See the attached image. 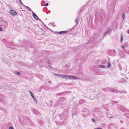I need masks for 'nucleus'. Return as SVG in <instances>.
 Here are the masks:
<instances>
[{
  "label": "nucleus",
  "instance_id": "obj_27",
  "mask_svg": "<svg viewBox=\"0 0 129 129\" xmlns=\"http://www.w3.org/2000/svg\"><path fill=\"white\" fill-rule=\"evenodd\" d=\"M50 24H53V23H50Z\"/></svg>",
  "mask_w": 129,
  "mask_h": 129
},
{
  "label": "nucleus",
  "instance_id": "obj_30",
  "mask_svg": "<svg viewBox=\"0 0 129 129\" xmlns=\"http://www.w3.org/2000/svg\"><path fill=\"white\" fill-rule=\"evenodd\" d=\"M53 26L54 27L55 26V25H53Z\"/></svg>",
  "mask_w": 129,
  "mask_h": 129
},
{
  "label": "nucleus",
  "instance_id": "obj_20",
  "mask_svg": "<svg viewBox=\"0 0 129 129\" xmlns=\"http://www.w3.org/2000/svg\"><path fill=\"white\" fill-rule=\"evenodd\" d=\"M126 47L125 45H123L122 46V47L123 48H125Z\"/></svg>",
  "mask_w": 129,
  "mask_h": 129
},
{
  "label": "nucleus",
  "instance_id": "obj_10",
  "mask_svg": "<svg viewBox=\"0 0 129 129\" xmlns=\"http://www.w3.org/2000/svg\"><path fill=\"white\" fill-rule=\"evenodd\" d=\"M99 67L100 68H104L106 67L105 66L103 65H100V66Z\"/></svg>",
  "mask_w": 129,
  "mask_h": 129
},
{
  "label": "nucleus",
  "instance_id": "obj_22",
  "mask_svg": "<svg viewBox=\"0 0 129 129\" xmlns=\"http://www.w3.org/2000/svg\"><path fill=\"white\" fill-rule=\"evenodd\" d=\"M2 30L3 29L1 27H0V31H2Z\"/></svg>",
  "mask_w": 129,
  "mask_h": 129
},
{
  "label": "nucleus",
  "instance_id": "obj_28",
  "mask_svg": "<svg viewBox=\"0 0 129 129\" xmlns=\"http://www.w3.org/2000/svg\"><path fill=\"white\" fill-rule=\"evenodd\" d=\"M19 1L20 3L21 2V0H19Z\"/></svg>",
  "mask_w": 129,
  "mask_h": 129
},
{
  "label": "nucleus",
  "instance_id": "obj_8",
  "mask_svg": "<svg viewBox=\"0 0 129 129\" xmlns=\"http://www.w3.org/2000/svg\"><path fill=\"white\" fill-rule=\"evenodd\" d=\"M78 19H79V17H77V18H76V19L75 21L76 23V24H78Z\"/></svg>",
  "mask_w": 129,
  "mask_h": 129
},
{
  "label": "nucleus",
  "instance_id": "obj_12",
  "mask_svg": "<svg viewBox=\"0 0 129 129\" xmlns=\"http://www.w3.org/2000/svg\"><path fill=\"white\" fill-rule=\"evenodd\" d=\"M15 73H16V74H17L18 75H20V73H19V72L17 71H15Z\"/></svg>",
  "mask_w": 129,
  "mask_h": 129
},
{
  "label": "nucleus",
  "instance_id": "obj_2",
  "mask_svg": "<svg viewBox=\"0 0 129 129\" xmlns=\"http://www.w3.org/2000/svg\"><path fill=\"white\" fill-rule=\"evenodd\" d=\"M9 13L10 14L13 16L17 15V13L16 12L13 10H11L10 11Z\"/></svg>",
  "mask_w": 129,
  "mask_h": 129
},
{
  "label": "nucleus",
  "instance_id": "obj_11",
  "mask_svg": "<svg viewBox=\"0 0 129 129\" xmlns=\"http://www.w3.org/2000/svg\"><path fill=\"white\" fill-rule=\"evenodd\" d=\"M122 18L124 20H125V15L124 14H123L122 15Z\"/></svg>",
  "mask_w": 129,
  "mask_h": 129
},
{
  "label": "nucleus",
  "instance_id": "obj_6",
  "mask_svg": "<svg viewBox=\"0 0 129 129\" xmlns=\"http://www.w3.org/2000/svg\"><path fill=\"white\" fill-rule=\"evenodd\" d=\"M29 92L30 93L31 96L33 97L34 100L35 101V102L36 103L37 102L36 99L35 97L34 96L33 93H32L31 91H29Z\"/></svg>",
  "mask_w": 129,
  "mask_h": 129
},
{
  "label": "nucleus",
  "instance_id": "obj_34",
  "mask_svg": "<svg viewBox=\"0 0 129 129\" xmlns=\"http://www.w3.org/2000/svg\"><path fill=\"white\" fill-rule=\"evenodd\" d=\"M120 122L121 123V122H122V121H120Z\"/></svg>",
  "mask_w": 129,
  "mask_h": 129
},
{
  "label": "nucleus",
  "instance_id": "obj_31",
  "mask_svg": "<svg viewBox=\"0 0 129 129\" xmlns=\"http://www.w3.org/2000/svg\"><path fill=\"white\" fill-rule=\"evenodd\" d=\"M22 11H25L24 10H22Z\"/></svg>",
  "mask_w": 129,
  "mask_h": 129
},
{
  "label": "nucleus",
  "instance_id": "obj_35",
  "mask_svg": "<svg viewBox=\"0 0 129 129\" xmlns=\"http://www.w3.org/2000/svg\"><path fill=\"white\" fill-rule=\"evenodd\" d=\"M63 114H61V115H63Z\"/></svg>",
  "mask_w": 129,
  "mask_h": 129
},
{
  "label": "nucleus",
  "instance_id": "obj_32",
  "mask_svg": "<svg viewBox=\"0 0 129 129\" xmlns=\"http://www.w3.org/2000/svg\"><path fill=\"white\" fill-rule=\"evenodd\" d=\"M27 129H31L30 128H27Z\"/></svg>",
  "mask_w": 129,
  "mask_h": 129
},
{
  "label": "nucleus",
  "instance_id": "obj_16",
  "mask_svg": "<svg viewBox=\"0 0 129 129\" xmlns=\"http://www.w3.org/2000/svg\"><path fill=\"white\" fill-rule=\"evenodd\" d=\"M48 5V3H47L46 4H45V6H47Z\"/></svg>",
  "mask_w": 129,
  "mask_h": 129
},
{
  "label": "nucleus",
  "instance_id": "obj_14",
  "mask_svg": "<svg viewBox=\"0 0 129 129\" xmlns=\"http://www.w3.org/2000/svg\"><path fill=\"white\" fill-rule=\"evenodd\" d=\"M111 64L109 62L108 63V67H110L111 66Z\"/></svg>",
  "mask_w": 129,
  "mask_h": 129
},
{
  "label": "nucleus",
  "instance_id": "obj_9",
  "mask_svg": "<svg viewBox=\"0 0 129 129\" xmlns=\"http://www.w3.org/2000/svg\"><path fill=\"white\" fill-rule=\"evenodd\" d=\"M67 32V31H61L59 32V34H63V33H66Z\"/></svg>",
  "mask_w": 129,
  "mask_h": 129
},
{
  "label": "nucleus",
  "instance_id": "obj_5",
  "mask_svg": "<svg viewBox=\"0 0 129 129\" xmlns=\"http://www.w3.org/2000/svg\"><path fill=\"white\" fill-rule=\"evenodd\" d=\"M32 13L33 17L36 20H38V17L37 15L33 12H32Z\"/></svg>",
  "mask_w": 129,
  "mask_h": 129
},
{
  "label": "nucleus",
  "instance_id": "obj_26",
  "mask_svg": "<svg viewBox=\"0 0 129 129\" xmlns=\"http://www.w3.org/2000/svg\"><path fill=\"white\" fill-rule=\"evenodd\" d=\"M24 6H25V7H26V8H28H28H29V7H27V6H25V5H24Z\"/></svg>",
  "mask_w": 129,
  "mask_h": 129
},
{
  "label": "nucleus",
  "instance_id": "obj_25",
  "mask_svg": "<svg viewBox=\"0 0 129 129\" xmlns=\"http://www.w3.org/2000/svg\"><path fill=\"white\" fill-rule=\"evenodd\" d=\"M105 63H106L105 62V61H103V62H102V63H103V64H105Z\"/></svg>",
  "mask_w": 129,
  "mask_h": 129
},
{
  "label": "nucleus",
  "instance_id": "obj_15",
  "mask_svg": "<svg viewBox=\"0 0 129 129\" xmlns=\"http://www.w3.org/2000/svg\"><path fill=\"white\" fill-rule=\"evenodd\" d=\"M39 21H40L43 24H44V23L42 22V21L39 18H38V19Z\"/></svg>",
  "mask_w": 129,
  "mask_h": 129
},
{
  "label": "nucleus",
  "instance_id": "obj_19",
  "mask_svg": "<svg viewBox=\"0 0 129 129\" xmlns=\"http://www.w3.org/2000/svg\"><path fill=\"white\" fill-rule=\"evenodd\" d=\"M28 9H29V11H31L32 12H32H33V11L31 10L29 8Z\"/></svg>",
  "mask_w": 129,
  "mask_h": 129
},
{
  "label": "nucleus",
  "instance_id": "obj_7",
  "mask_svg": "<svg viewBox=\"0 0 129 129\" xmlns=\"http://www.w3.org/2000/svg\"><path fill=\"white\" fill-rule=\"evenodd\" d=\"M111 29V28H108L106 31V32L104 34V35L105 36H106L107 34L109 33L110 32Z\"/></svg>",
  "mask_w": 129,
  "mask_h": 129
},
{
  "label": "nucleus",
  "instance_id": "obj_17",
  "mask_svg": "<svg viewBox=\"0 0 129 129\" xmlns=\"http://www.w3.org/2000/svg\"><path fill=\"white\" fill-rule=\"evenodd\" d=\"M92 121H93V122H94L95 121V120L94 119L92 118Z\"/></svg>",
  "mask_w": 129,
  "mask_h": 129
},
{
  "label": "nucleus",
  "instance_id": "obj_18",
  "mask_svg": "<svg viewBox=\"0 0 129 129\" xmlns=\"http://www.w3.org/2000/svg\"><path fill=\"white\" fill-rule=\"evenodd\" d=\"M94 129H103L102 128H96Z\"/></svg>",
  "mask_w": 129,
  "mask_h": 129
},
{
  "label": "nucleus",
  "instance_id": "obj_33",
  "mask_svg": "<svg viewBox=\"0 0 129 129\" xmlns=\"http://www.w3.org/2000/svg\"><path fill=\"white\" fill-rule=\"evenodd\" d=\"M50 12V11L49 10V12Z\"/></svg>",
  "mask_w": 129,
  "mask_h": 129
},
{
  "label": "nucleus",
  "instance_id": "obj_13",
  "mask_svg": "<svg viewBox=\"0 0 129 129\" xmlns=\"http://www.w3.org/2000/svg\"><path fill=\"white\" fill-rule=\"evenodd\" d=\"M123 37L122 36L121 37V38L120 39V41L121 42H122V41H123Z\"/></svg>",
  "mask_w": 129,
  "mask_h": 129
},
{
  "label": "nucleus",
  "instance_id": "obj_24",
  "mask_svg": "<svg viewBox=\"0 0 129 129\" xmlns=\"http://www.w3.org/2000/svg\"><path fill=\"white\" fill-rule=\"evenodd\" d=\"M20 3V4H21L22 5H23L24 6V5H23V4L22 3V2H21Z\"/></svg>",
  "mask_w": 129,
  "mask_h": 129
},
{
  "label": "nucleus",
  "instance_id": "obj_3",
  "mask_svg": "<svg viewBox=\"0 0 129 129\" xmlns=\"http://www.w3.org/2000/svg\"><path fill=\"white\" fill-rule=\"evenodd\" d=\"M110 53L112 56H115L116 55V51L114 50L110 51Z\"/></svg>",
  "mask_w": 129,
  "mask_h": 129
},
{
  "label": "nucleus",
  "instance_id": "obj_4",
  "mask_svg": "<svg viewBox=\"0 0 129 129\" xmlns=\"http://www.w3.org/2000/svg\"><path fill=\"white\" fill-rule=\"evenodd\" d=\"M112 91L114 92H119V93H126V92L125 91H118L116 90H114L111 91Z\"/></svg>",
  "mask_w": 129,
  "mask_h": 129
},
{
  "label": "nucleus",
  "instance_id": "obj_29",
  "mask_svg": "<svg viewBox=\"0 0 129 129\" xmlns=\"http://www.w3.org/2000/svg\"><path fill=\"white\" fill-rule=\"evenodd\" d=\"M128 33L129 34V30H128Z\"/></svg>",
  "mask_w": 129,
  "mask_h": 129
},
{
  "label": "nucleus",
  "instance_id": "obj_23",
  "mask_svg": "<svg viewBox=\"0 0 129 129\" xmlns=\"http://www.w3.org/2000/svg\"><path fill=\"white\" fill-rule=\"evenodd\" d=\"M20 3V4H21L22 5H23L24 6V5H23V4L22 3V2H21Z\"/></svg>",
  "mask_w": 129,
  "mask_h": 129
},
{
  "label": "nucleus",
  "instance_id": "obj_21",
  "mask_svg": "<svg viewBox=\"0 0 129 129\" xmlns=\"http://www.w3.org/2000/svg\"><path fill=\"white\" fill-rule=\"evenodd\" d=\"M9 129H13V128L12 127H9Z\"/></svg>",
  "mask_w": 129,
  "mask_h": 129
},
{
  "label": "nucleus",
  "instance_id": "obj_1",
  "mask_svg": "<svg viewBox=\"0 0 129 129\" xmlns=\"http://www.w3.org/2000/svg\"><path fill=\"white\" fill-rule=\"evenodd\" d=\"M57 75L62 78H64L66 79H67V78L70 79H78V78L76 77L69 75H64L60 74Z\"/></svg>",
  "mask_w": 129,
  "mask_h": 129
}]
</instances>
